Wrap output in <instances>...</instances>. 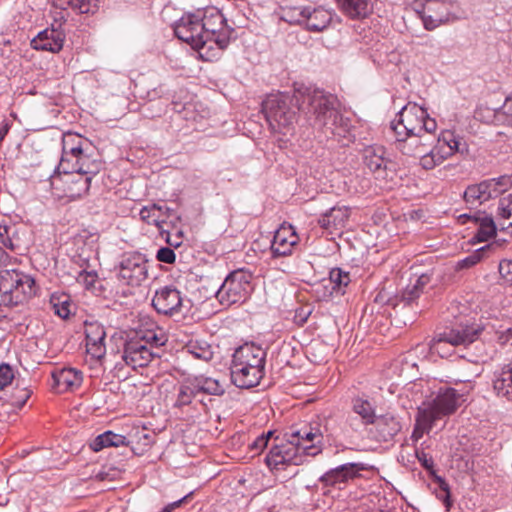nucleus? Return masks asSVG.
Segmentation results:
<instances>
[{
    "mask_svg": "<svg viewBox=\"0 0 512 512\" xmlns=\"http://www.w3.org/2000/svg\"><path fill=\"white\" fill-rule=\"evenodd\" d=\"M437 482L440 489V492L437 493V498L443 502L446 512H449L453 505L449 484L441 477H437Z\"/></svg>",
    "mask_w": 512,
    "mask_h": 512,
    "instance_id": "nucleus-50",
    "label": "nucleus"
},
{
    "mask_svg": "<svg viewBox=\"0 0 512 512\" xmlns=\"http://www.w3.org/2000/svg\"><path fill=\"white\" fill-rule=\"evenodd\" d=\"M86 342L104 343L106 332L99 323H89L85 326Z\"/></svg>",
    "mask_w": 512,
    "mask_h": 512,
    "instance_id": "nucleus-46",
    "label": "nucleus"
},
{
    "mask_svg": "<svg viewBox=\"0 0 512 512\" xmlns=\"http://www.w3.org/2000/svg\"><path fill=\"white\" fill-rule=\"evenodd\" d=\"M419 138H420V145H421L422 149L424 150V152L426 150H428L429 148H431V146H433L437 140V138L432 136V134H429L426 132L419 133Z\"/></svg>",
    "mask_w": 512,
    "mask_h": 512,
    "instance_id": "nucleus-59",
    "label": "nucleus"
},
{
    "mask_svg": "<svg viewBox=\"0 0 512 512\" xmlns=\"http://www.w3.org/2000/svg\"><path fill=\"white\" fill-rule=\"evenodd\" d=\"M512 188V174L490 178L469 185L464 191V200L470 206H477L504 194Z\"/></svg>",
    "mask_w": 512,
    "mask_h": 512,
    "instance_id": "nucleus-7",
    "label": "nucleus"
},
{
    "mask_svg": "<svg viewBox=\"0 0 512 512\" xmlns=\"http://www.w3.org/2000/svg\"><path fill=\"white\" fill-rule=\"evenodd\" d=\"M152 305L158 313L173 316L181 312L183 306L180 291L165 286L156 291Z\"/></svg>",
    "mask_w": 512,
    "mask_h": 512,
    "instance_id": "nucleus-19",
    "label": "nucleus"
},
{
    "mask_svg": "<svg viewBox=\"0 0 512 512\" xmlns=\"http://www.w3.org/2000/svg\"><path fill=\"white\" fill-rule=\"evenodd\" d=\"M298 236L291 225H282L274 234L271 252L274 257L288 256L298 243Z\"/></svg>",
    "mask_w": 512,
    "mask_h": 512,
    "instance_id": "nucleus-23",
    "label": "nucleus"
},
{
    "mask_svg": "<svg viewBox=\"0 0 512 512\" xmlns=\"http://www.w3.org/2000/svg\"><path fill=\"white\" fill-rule=\"evenodd\" d=\"M416 457L422 464V466L426 469H429L433 466V461L424 451L415 450Z\"/></svg>",
    "mask_w": 512,
    "mask_h": 512,
    "instance_id": "nucleus-63",
    "label": "nucleus"
},
{
    "mask_svg": "<svg viewBox=\"0 0 512 512\" xmlns=\"http://www.w3.org/2000/svg\"><path fill=\"white\" fill-rule=\"evenodd\" d=\"M76 280L87 290H93L98 281V274L95 270L87 271L85 269L78 272Z\"/></svg>",
    "mask_w": 512,
    "mask_h": 512,
    "instance_id": "nucleus-48",
    "label": "nucleus"
},
{
    "mask_svg": "<svg viewBox=\"0 0 512 512\" xmlns=\"http://www.w3.org/2000/svg\"><path fill=\"white\" fill-rule=\"evenodd\" d=\"M35 281L16 270L0 273V307L17 306L34 294Z\"/></svg>",
    "mask_w": 512,
    "mask_h": 512,
    "instance_id": "nucleus-3",
    "label": "nucleus"
},
{
    "mask_svg": "<svg viewBox=\"0 0 512 512\" xmlns=\"http://www.w3.org/2000/svg\"><path fill=\"white\" fill-rule=\"evenodd\" d=\"M135 339H141L151 350L163 346L167 341L165 334L160 329L137 332Z\"/></svg>",
    "mask_w": 512,
    "mask_h": 512,
    "instance_id": "nucleus-41",
    "label": "nucleus"
},
{
    "mask_svg": "<svg viewBox=\"0 0 512 512\" xmlns=\"http://www.w3.org/2000/svg\"><path fill=\"white\" fill-rule=\"evenodd\" d=\"M363 162L376 177H383L388 163L384 147L373 145L364 148Z\"/></svg>",
    "mask_w": 512,
    "mask_h": 512,
    "instance_id": "nucleus-25",
    "label": "nucleus"
},
{
    "mask_svg": "<svg viewBox=\"0 0 512 512\" xmlns=\"http://www.w3.org/2000/svg\"><path fill=\"white\" fill-rule=\"evenodd\" d=\"M64 40L65 33L52 25L51 28L39 32L31 40V46L35 50L57 53L63 48Z\"/></svg>",
    "mask_w": 512,
    "mask_h": 512,
    "instance_id": "nucleus-22",
    "label": "nucleus"
},
{
    "mask_svg": "<svg viewBox=\"0 0 512 512\" xmlns=\"http://www.w3.org/2000/svg\"><path fill=\"white\" fill-rule=\"evenodd\" d=\"M156 259L163 263L173 264L176 260V254L171 248L162 247L157 251Z\"/></svg>",
    "mask_w": 512,
    "mask_h": 512,
    "instance_id": "nucleus-56",
    "label": "nucleus"
},
{
    "mask_svg": "<svg viewBox=\"0 0 512 512\" xmlns=\"http://www.w3.org/2000/svg\"><path fill=\"white\" fill-rule=\"evenodd\" d=\"M420 295L421 293L418 292L417 287L407 286L401 294L400 302H402L403 306L410 305Z\"/></svg>",
    "mask_w": 512,
    "mask_h": 512,
    "instance_id": "nucleus-55",
    "label": "nucleus"
},
{
    "mask_svg": "<svg viewBox=\"0 0 512 512\" xmlns=\"http://www.w3.org/2000/svg\"><path fill=\"white\" fill-rule=\"evenodd\" d=\"M171 213L172 209L166 205L154 203L149 206H144L140 210L139 215L143 222L149 225L153 224L160 229L162 224L166 222V219L170 217Z\"/></svg>",
    "mask_w": 512,
    "mask_h": 512,
    "instance_id": "nucleus-31",
    "label": "nucleus"
},
{
    "mask_svg": "<svg viewBox=\"0 0 512 512\" xmlns=\"http://www.w3.org/2000/svg\"><path fill=\"white\" fill-rule=\"evenodd\" d=\"M197 394L198 390L196 388L194 380L190 383L182 384L178 391L175 406L183 407L189 405Z\"/></svg>",
    "mask_w": 512,
    "mask_h": 512,
    "instance_id": "nucleus-42",
    "label": "nucleus"
},
{
    "mask_svg": "<svg viewBox=\"0 0 512 512\" xmlns=\"http://www.w3.org/2000/svg\"><path fill=\"white\" fill-rule=\"evenodd\" d=\"M442 163L443 156L439 154L434 145L426 150L420 159V165L425 170H431Z\"/></svg>",
    "mask_w": 512,
    "mask_h": 512,
    "instance_id": "nucleus-45",
    "label": "nucleus"
},
{
    "mask_svg": "<svg viewBox=\"0 0 512 512\" xmlns=\"http://www.w3.org/2000/svg\"><path fill=\"white\" fill-rule=\"evenodd\" d=\"M148 260L140 252L124 253L115 265L117 279L125 285L137 287L148 277Z\"/></svg>",
    "mask_w": 512,
    "mask_h": 512,
    "instance_id": "nucleus-9",
    "label": "nucleus"
},
{
    "mask_svg": "<svg viewBox=\"0 0 512 512\" xmlns=\"http://www.w3.org/2000/svg\"><path fill=\"white\" fill-rule=\"evenodd\" d=\"M396 148L404 155L419 157L420 159L424 153L420 145L419 134H402V136H396Z\"/></svg>",
    "mask_w": 512,
    "mask_h": 512,
    "instance_id": "nucleus-32",
    "label": "nucleus"
},
{
    "mask_svg": "<svg viewBox=\"0 0 512 512\" xmlns=\"http://www.w3.org/2000/svg\"><path fill=\"white\" fill-rule=\"evenodd\" d=\"M86 352L91 355L92 358L100 360L104 357L106 353V348L104 343H93L86 342Z\"/></svg>",
    "mask_w": 512,
    "mask_h": 512,
    "instance_id": "nucleus-54",
    "label": "nucleus"
},
{
    "mask_svg": "<svg viewBox=\"0 0 512 512\" xmlns=\"http://www.w3.org/2000/svg\"><path fill=\"white\" fill-rule=\"evenodd\" d=\"M201 25L206 51L216 53L217 56L219 51L229 45L234 29L227 25L223 14L215 8L208 9L201 15Z\"/></svg>",
    "mask_w": 512,
    "mask_h": 512,
    "instance_id": "nucleus-4",
    "label": "nucleus"
},
{
    "mask_svg": "<svg viewBox=\"0 0 512 512\" xmlns=\"http://www.w3.org/2000/svg\"><path fill=\"white\" fill-rule=\"evenodd\" d=\"M91 449L95 452L106 447L128 446V439L112 431H106L98 435L91 443Z\"/></svg>",
    "mask_w": 512,
    "mask_h": 512,
    "instance_id": "nucleus-34",
    "label": "nucleus"
},
{
    "mask_svg": "<svg viewBox=\"0 0 512 512\" xmlns=\"http://www.w3.org/2000/svg\"><path fill=\"white\" fill-rule=\"evenodd\" d=\"M53 386L59 392L80 386L82 382V372L74 368H61L52 372Z\"/></svg>",
    "mask_w": 512,
    "mask_h": 512,
    "instance_id": "nucleus-28",
    "label": "nucleus"
},
{
    "mask_svg": "<svg viewBox=\"0 0 512 512\" xmlns=\"http://www.w3.org/2000/svg\"><path fill=\"white\" fill-rule=\"evenodd\" d=\"M363 470H365L363 463H345L328 470L319 478V481L324 486L340 488L341 485H346L349 481L359 477V472Z\"/></svg>",
    "mask_w": 512,
    "mask_h": 512,
    "instance_id": "nucleus-18",
    "label": "nucleus"
},
{
    "mask_svg": "<svg viewBox=\"0 0 512 512\" xmlns=\"http://www.w3.org/2000/svg\"><path fill=\"white\" fill-rule=\"evenodd\" d=\"M30 396L31 391L27 388H22L18 391L17 395L12 396V405L18 408H22Z\"/></svg>",
    "mask_w": 512,
    "mask_h": 512,
    "instance_id": "nucleus-57",
    "label": "nucleus"
},
{
    "mask_svg": "<svg viewBox=\"0 0 512 512\" xmlns=\"http://www.w3.org/2000/svg\"><path fill=\"white\" fill-rule=\"evenodd\" d=\"M463 401V394L458 393L454 388H445L440 389L432 403L423 409L438 420L453 414Z\"/></svg>",
    "mask_w": 512,
    "mask_h": 512,
    "instance_id": "nucleus-15",
    "label": "nucleus"
},
{
    "mask_svg": "<svg viewBox=\"0 0 512 512\" xmlns=\"http://www.w3.org/2000/svg\"><path fill=\"white\" fill-rule=\"evenodd\" d=\"M265 438L266 437L258 436L251 444H249V448L256 453H259L267 446Z\"/></svg>",
    "mask_w": 512,
    "mask_h": 512,
    "instance_id": "nucleus-64",
    "label": "nucleus"
},
{
    "mask_svg": "<svg viewBox=\"0 0 512 512\" xmlns=\"http://www.w3.org/2000/svg\"><path fill=\"white\" fill-rule=\"evenodd\" d=\"M14 378L15 374L12 367L7 363H2L0 365V390L11 384Z\"/></svg>",
    "mask_w": 512,
    "mask_h": 512,
    "instance_id": "nucleus-53",
    "label": "nucleus"
},
{
    "mask_svg": "<svg viewBox=\"0 0 512 512\" xmlns=\"http://www.w3.org/2000/svg\"><path fill=\"white\" fill-rule=\"evenodd\" d=\"M251 278L249 273L242 270L230 273L216 292L220 304L230 307L245 302L252 291Z\"/></svg>",
    "mask_w": 512,
    "mask_h": 512,
    "instance_id": "nucleus-8",
    "label": "nucleus"
},
{
    "mask_svg": "<svg viewBox=\"0 0 512 512\" xmlns=\"http://www.w3.org/2000/svg\"><path fill=\"white\" fill-rule=\"evenodd\" d=\"M301 97L299 109L305 110L307 107L308 112L314 115L315 127L321 129L327 136L335 137L344 146L354 141L352 120L337 110L336 96L320 89H307Z\"/></svg>",
    "mask_w": 512,
    "mask_h": 512,
    "instance_id": "nucleus-1",
    "label": "nucleus"
},
{
    "mask_svg": "<svg viewBox=\"0 0 512 512\" xmlns=\"http://www.w3.org/2000/svg\"><path fill=\"white\" fill-rule=\"evenodd\" d=\"M352 410L361 417L362 422L365 425L374 424L378 417L375 414V409L372 404L368 400L362 398L353 399Z\"/></svg>",
    "mask_w": 512,
    "mask_h": 512,
    "instance_id": "nucleus-37",
    "label": "nucleus"
},
{
    "mask_svg": "<svg viewBox=\"0 0 512 512\" xmlns=\"http://www.w3.org/2000/svg\"><path fill=\"white\" fill-rule=\"evenodd\" d=\"M421 128H422V132H426L429 134H432L433 132H435V130L437 128V123H436L435 119L430 118L427 112H426V118L422 121Z\"/></svg>",
    "mask_w": 512,
    "mask_h": 512,
    "instance_id": "nucleus-61",
    "label": "nucleus"
},
{
    "mask_svg": "<svg viewBox=\"0 0 512 512\" xmlns=\"http://www.w3.org/2000/svg\"><path fill=\"white\" fill-rule=\"evenodd\" d=\"M194 382L198 393L220 396L225 392L224 386L217 379L200 376Z\"/></svg>",
    "mask_w": 512,
    "mask_h": 512,
    "instance_id": "nucleus-38",
    "label": "nucleus"
},
{
    "mask_svg": "<svg viewBox=\"0 0 512 512\" xmlns=\"http://www.w3.org/2000/svg\"><path fill=\"white\" fill-rule=\"evenodd\" d=\"M62 9L71 7L79 13H94L98 0H53Z\"/></svg>",
    "mask_w": 512,
    "mask_h": 512,
    "instance_id": "nucleus-40",
    "label": "nucleus"
},
{
    "mask_svg": "<svg viewBox=\"0 0 512 512\" xmlns=\"http://www.w3.org/2000/svg\"><path fill=\"white\" fill-rule=\"evenodd\" d=\"M287 439H292L302 453L316 456L322 452L324 436L319 426H309L302 429H291L285 433Z\"/></svg>",
    "mask_w": 512,
    "mask_h": 512,
    "instance_id": "nucleus-12",
    "label": "nucleus"
},
{
    "mask_svg": "<svg viewBox=\"0 0 512 512\" xmlns=\"http://www.w3.org/2000/svg\"><path fill=\"white\" fill-rule=\"evenodd\" d=\"M153 436L149 434L145 429H138L130 435L128 439V446L136 455L144 454L152 445Z\"/></svg>",
    "mask_w": 512,
    "mask_h": 512,
    "instance_id": "nucleus-35",
    "label": "nucleus"
},
{
    "mask_svg": "<svg viewBox=\"0 0 512 512\" xmlns=\"http://www.w3.org/2000/svg\"><path fill=\"white\" fill-rule=\"evenodd\" d=\"M378 441L389 442L401 431L400 421L392 414L380 415L374 422Z\"/></svg>",
    "mask_w": 512,
    "mask_h": 512,
    "instance_id": "nucleus-26",
    "label": "nucleus"
},
{
    "mask_svg": "<svg viewBox=\"0 0 512 512\" xmlns=\"http://www.w3.org/2000/svg\"><path fill=\"white\" fill-rule=\"evenodd\" d=\"M91 181L92 178L90 177L76 175V177L71 180V183L67 188L68 196L75 200L87 195Z\"/></svg>",
    "mask_w": 512,
    "mask_h": 512,
    "instance_id": "nucleus-39",
    "label": "nucleus"
},
{
    "mask_svg": "<svg viewBox=\"0 0 512 512\" xmlns=\"http://www.w3.org/2000/svg\"><path fill=\"white\" fill-rule=\"evenodd\" d=\"M436 420L431 416L430 412H426L423 408H419L416 417V423L411 435V440L416 443L428 432Z\"/></svg>",
    "mask_w": 512,
    "mask_h": 512,
    "instance_id": "nucleus-36",
    "label": "nucleus"
},
{
    "mask_svg": "<svg viewBox=\"0 0 512 512\" xmlns=\"http://www.w3.org/2000/svg\"><path fill=\"white\" fill-rule=\"evenodd\" d=\"M499 272L508 281H512V261H501L499 264Z\"/></svg>",
    "mask_w": 512,
    "mask_h": 512,
    "instance_id": "nucleus-60",
    "label": "nucleus"
},
{
    "mask_svg": "<svg viewBox=\"0 0 512 512\" xmlns=\"http://www.w3.org/2000/svg\"><path fill=\"white\" fill-rule=\"evenodd\" d=\"M189 352L192 353L196 358L202 360H209L213 356L210 346L205 344L204 346L198 345L197 343L191 342L188 346Z\"/></svg>",
    "mask_w": 512,
    "mask_h": 512,
    "instance_id": "nucleus-51",
    "label": "nucleus"
},
{
    "mask_svg": "<svg viewBox=\"0 0 512 512\" xmlns=\"http://www.w3.org/2000/svg\"><path fill=\"white\" fill-rule=\"evenodd\" d=\"M481 332L482 329L479 326L460 323L434 338L430 343V350L432 353L445 357L448 354L445 351L446 345H451L452 347L469 345L479 337Z\"/></svg>",
    "mask_w": 512,
    "mask_h": 512,
    "instance_id": "nucleus-10",
    "label": "nucleus"
},
{
    "mask_svg": "<svg viewBox=\"0 0 512 512\" xmlns=\"http://www.w3.org/2000/svg\"><path fill=\"white\" fill-rule=\"evenodd\" d=\"M450 6L449 0H426L422 11L419 12L425 29L433 30L447 21Z\"/></svg>",
    "mask_w": 512,
    "mask_h": 512,
    "instance_id": "nucleus-17",
    "label": "nucleus"
},
{
    "mask_svg": "<svg viewBox=\"0 0 512 512\" xmlns=\"http://www.w3.org/2000/svg\"><path fill=\"white\" fill-rule=\"evenodd\" d=\"M102 161L95 157L93 148H85L81 154H77L71 161L58 165V170L64 174H76L93 178L102 169Z\"/></svg>",
    "mask_w": 512,
    "mask_h": 512,
    "instance_id": "nucleus-11",
    "label": "nucleus"
},
{
    "mask_svg": "<svg viewBox=\"0 0 512 512\" xmlns=\"http://www.w3.org/2000/svg\"><path fill=\"white\" fill-rule=\"evenodd\" d=\"M155 356L158 355L150 347H146V343L135 338L125 342L121 353L122 360L133 369L148 366Z\"/></svg>",
    "mask_w": 512,
    "mask_h": 512,
    "instance_id": "nucleus-16",
    "label": "nucleus"
},
{
    "mask_svg": "<svg viewBox=\"0 0 512 512\" xmlns=\"http://www.w3.org/2000/svg\"><path fill=\"white\" fill-rule=\"evenodd\" d=\"M85 148H90L87 139L75 133H65L62 137V156L59 164L68 163Z\"/></svg>",
    "mask_w": 512,
    "mask_h": 512,
    "instance_id": "nucleus-29",
    "label": "nucleus"
},
{
    "mask_svg": "<svg viewBox=\"0 0 512 512\" xmlns=\"http://www.w3.org/2000/svg\"><path fill=\"white\" fill-rule=\"evenodd\" d=\"M300 450L292 439L284 436L283 441L274 444L265 458V462L271 469H280L283 465H300L302 456Z\"/></svg>",
    "mask_w": 512,
    "mask_h": 512,
    "instance_id": "nucleus-13",
    "label": "nucleus"
},
{
    "mask_svg": "<svg viewBox=\"0 0 512 512\" xmlns=\"http://www.w3.org/2000/svg\"><path fill=\"white\" fill-rule=\"evenodd\" d=\"M9 230L10 228L8 226H2L0 225V240L3 246L13 250L14 244L12 239L9 236Z\"/></svg>",
    "mask_w": 512,
    "mask_h": 512,
    "instance_id": "nucleus-58",
    "label": "nucleus"
},
{
    "mask_svg": "<svg viewBox=\"0 0 512 512\" xmlns=\"http://www.w3.org/2000/svg\"><path fill=\"white\" fill-rule=\"evenodd\" d=\"M498 216L503 219L512 217V194L502 197L498 205Z\"/></svg>",
    "mask_w": 512,
    "mask_h": 512,
    "instance_id": "nucleus-52",
    "label": "nucleus"
},
{
    "mask_svg": "<svg viewBox=\"0 0 512 512\" xmlns=\"http://www.w3.org/2000/svg\"><path fill=\"white\" fill-rule=\"evenodd\" d=\"M496 121L512 127V94L505 99L500 110L495 113Z\"/></svg>",
    "mask_w": 512,
    "mask_h": 512,
    "instance_id": "nucleus-47",
    "label": "nucleus"
},
{
    "mask_svg": "<svg viewBox=\"0 0 512 512\" xmlns=\"http://www.w3.org/2000/svg\"><path fill=\"white\" fill-rule=\"evenodd\" d=\"M397 123H391V128L396 136L402 134H419L422 133L421 124L426 118V109L416 104H407L398 114Z\"/></svg>",
    "mask_w": 512,
    "mask_h": 512,
    "instance_id": "nucleus-14",
    "label": "nucleus"
},
{
    "mask_svg": "<svg viewBox=\"0 0 512 512\" xmlns=\"http://www.w3.org/2000/svg\"><path fill=\"white\" fill-rule=\"evenodd\" d=\"M434 146L439 151V154L443 156V162L456 153L461 155L469 153L467 142L451 130L443 131L437 138Z\"/></svg>",
    "mask_w": 512,
    "mask_h": 512,
    "instance_id": "nucleus-21",
    "label": "nucleus"
},
{
    "mask_svg": "<svg viewBox=\"0 0 512 512\" xmlns=\"http://www.w3.org/2000/svg\"><path fill=\"white\" fill-rule=\"evenodd\" d=\"M461 222L464 224L465 220H472L475 224L478 225L477 233L475 235V239L478 242L488 241L490 238L496 235V225L492 216L487 215L485 213L477 214V215H468L463 214L459 217Z\"/></svg>",
    "mask_w": 512,
    "mask_h": 512,
    "instance_id": "nucleus-27",
    "label": "nucleus"
},
{
    "mask_svg": "<svg viewBox=\"0 0 512 512\" xmlns=\"http://www.w3.org/2000/svg\"><path fill=\"white\" fill-rule=\"evenodd\" d=\"M310 314H311V309L300 308V309L296 310V313L294 316V321L298 325H303L307 321Z\"/></svg>",
    "mask_w": 512,
    "mask_h": 512,
    "instance_id": "nucleus-62",
    "label": "nucleus"
},
{
    "mask_svg": "<svg viewBox=\"0 0 512 512\" xmlns=\"http://www.w3.org/2000/svg\"><path fill=\"white\" fill-rule=\"evenodd\" d=\"M340 11L351 19L367 17L373 10L372 0H336Z\"/></svg>",
    "mask_w": 512,
    "mask_h": 512,
    "instance_id": "nucleus-30",
    "label": "nucleus"
},
{
    "mask_svg": "<svg viewBox=\"0 0 512 512\" xmlns=\"http://www.w3.org/2000/svg\"><path fill=\"white\" fill-rule=\"evenodd\" d=\"M266 351L254 343L238 347L232 356L231 380L242 389L259 385L265 374Z\"/></svg>",
    "mask_w": 512,
    "mask_h": 512,
    "instance_id": "nucleus-2",
    "label": "nucleus"
},
{
    "mask_svg": "<svg viewBox=\"0 0 512 512\" xmlns=\"http://www.w3.org/2000/svg\"><path fill=\"white\" fill-rule=\"evenodd\" d=\"M350 216V210L346 206H334L318 219L321 228L328 230L330 233L345 227Z\"/></svg>",
    "mask_w": 512,
    "mask_h": 512,
    "instance_id": "nucleus-24",
    "label": "nucleus"
},
{
    "mask_svg": "<svg viewBox=\"0 0 512 512\" xmlns=\"http://www.w3.org/2000/svg\"><path fill=\"white\" fill-rule=\"evenodd\" d=\"M70 303V299L67 295L53 294L50 298V304L54 313L63 319L67 318L71 313Z\"/></svg>",
    "mask_w": 512,
    "mask_h": 512,
    "instance_id": "nucleus-43",
    "label": "nucleus"
},
{
    "mask_svg": "<svg viewBox=\"0 0 512 512\" xmlns=\"http://www.w3.org/2000/svg\"><path fill=\"white\" fill-rule=\"evenodd\" d=\"M176 37L188 43L205 60H212L216 53L206 51V42L201 25V15L188 13L183 15L174 25Z\"/></svg>",
    "mask_w": 512,
    "mask_h": 512,
    "instance_id": "nucleus-6",
    "label": "nucleus"
},
{
    "mask_svg": "<svg viewBox=\"0 0 512 512\" xmlns=\"http://www.w3.org/2000/svg\"><path fill=\"white\" fill-rule=\"evenodd\" d=\"M493 388L497 396L512 400V363L509 368H504L495 376Z\"/></svg>",
    "mask_w": 512,
    "mask_h": 512,
    "instance_id": "nucleus-33",
    "label": "nucleus"
},
{
    "mask_svg": "<svg viewBox=\"0 0 512 512\" xmlns=\"http://www.w3.org/2000/svg\"><path fill=\"white\" fill-rule=\"evenodd\" d=\"M330 282L333 284L332 290L336 293L344 294V288L350 283V275L340 268H334L330 271Z\"/></svg>",
    "mask_w": 512,
    "mask_h": 512,
    "instance_id": "nucleus-44",
    "label": "nucleus"
},
{
    "mask_svg": "<svg viewBox=\"0 0 512 512\" xmlns=\"http://www.w3.org/2000/svg\"><path fill=\"white\" fill-rule=\"evenodd\" d=\"M288 95L277 93L270 94L262 102V112L272 131L286 134L295 120V111L290 106Z\"/></svg>",
    "mask_w": 512,
    "mask_h": 512,
    "instance_id": "nucleus-5",
    "label": "nucleus"
},
{
    "mask_svg": "<svg viewBox=\"0 0 512 512\" xmlns=\"http://www.w3.org/2000/svg\"><path fill=\"white\" fill-rule=\"evenodd\" d=\"M299 18L297 22L304 25L308 30L320 32L324 30L330 23L331 13L321 7L313 8L311 6L296 8Z\"/></svg>",
    "mask_w": 512,
    "mask_h": 512,
    "instance_id": "nucleus-20",
    "label": "nucleus"
},
{
    "mask_svg": "<svg viewBox=\"0 0 512 512\" xmlns=\"http://www.w3.org/2000/svg\"><path fill=\"white\" fill-rule=\"evenodd\" d=\"M491 247H492V244H488V245H486L484 247H481L480 249L476 250L471 255H469L466 258L460 260L457 263V268L463 269V268H469V267H472V266L476 265L483 258L484 251L491 249Z\"/></svg>",
    "mask_w": 512,
    "mask_h": 512,
    "instance_id": "nucleus-49",
    "label": "nucleus"
}]
</instances>
